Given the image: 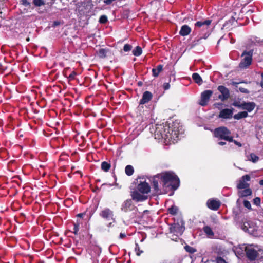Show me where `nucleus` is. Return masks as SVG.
I'll list each match as a JSON object with an SVG mask.
<instances>
[{
    "label": "nucleus",
    "instance_id": "obj_1",
    "mask_svg": "<svg viewBox=\"0 0 263 263\" xmlns=\"http://www.w3.org/2000/svg\"><path fill=\"white\" fill-rule=\"evenodd\" d=\"M184 132L178 123H174L170 127L167 122L156 124L155 132L156 138L163 139L168 143H175L182 137Z\"/></svg>",
    "mask_w": 263,
    "mask_h": 263
},
{
    "label": "nucleus",
    "instance_id": "obj_2",
    "mask_svg": "<svg viewBox=\"0 0 263 263\" xmlns=\"http://www.w3.org/2000/svg\"><path fill=\"white\" fill-rule=\"evenodd\" d=\"M212 20L210 19L201 20L197 21L194 25V32L199 33L197 41L202 39H206L211 34L210 26Z\"/></svg>",
    "mask_w": 263,
    "mask_h": 263
},
{
    "label": "nucleus",
    "instance_id": "obj_3",
    "mask_svg": "<svg viewBox=\"0 0 263 263\" xmlns=\"http://www.w3.org/2000/svg\"><path fill=\"white\" fill-rule=\"evenodd\" d=\"M161 181L164 187H171L176 189L179 185V179L173 173L165 172L160 174Z\"/></svg>",
    "mask_w": 263,
    "mask_h": 263
},
{
    "label": "nucleus",
    "instance_id": "obj_4",
    "mask_svg": "<svg viewBox=\"0 0 263 263\" xmlns=\"http://www.w3.org/2000/svg\"><path fill=\"white\" fill-rule=\"evenodd\" d=\"M230 135V131L226 127L217 128L214 130V135L216 137L229 142H233V137Z\"/></svg>",
    "mask_w": 263,
    "mask_h": 263
},
{
    "label": "nucleus",
    "instance_id": "obj_5",
    "mask_svg": "<svg viewBox=\"0 0 263 263\" xmlns=\"http://www.w3.org/2000/svg\"><path fill=\"white\" fill-rule=\"evenodd\" d=\"M253 51H244L241 57L244 58L239 63V66L240 68L245 69L248 68L252 63Z\"/></svg>",
    "mask_w": 263,
    "mask_h": 263
},
{
    "label": "nucleus",
    "instance_id": "obj_6",
    "mask_svg": "<svg viewBox=\"0 0 263 263\" xmlns=\"http://www.w3.org/2000/svg\"><path fill=\"white\" fill-rule=\"evenodd\" d=\"M99 215L106 221H111L115 222L114 212L108 208H105L100 211Z\"/></svg>",
    "mask_w": 263,
    "mask_h": 263
},
{
    "label": "nucleus",
    "instance_id": "obj_7",
    "mask_svg": "<svg viewBox=\"0 0 263 263\" xmlns=\"http://www.w3.org/2000/svg\"><path fill=\"white\" fill-rule=\"evenodd\" d=\"M213 94V91L210 90L204 91L201 95V99L199 104L201 106H205L209 101V99Z\"/></svg>",
    "mask_w": 263,
    "mask_h": 263
},
{
    "label": "nucleus",
    "instance_id": "obj_8",
    "mask_svg": "<svg viewBox=\"0 0 263 263\" xmlns=\"http://www.w3.org/2000/svg\"><path fill=\"white\" fill-rule=\"evenodd\" d=\"M131 196L132 197V199L137 202L143 201L146 200L147 198V195L143 193H141L137 189H135L132 192Z\"/></svg>",
    "mask_w": 263,
    "mask_h": 263
},
{
    "label": "nucleus",
    "instance_id": "obj_9",
    "mask_svg": "<svg viewBox=\"0 0 263 263\" xmlns=\"http://www.w3.org/2000/svg\"><path fill=\"white\" fill-rule=\"evenodd\" d=\"M250 177L248 175H245L243 176L240 180L238 181L237 187L239 189L242 190L243 189L248 188L249 186L248 181H250Z\"/></svg>",
    "mask_w": 263,
    "mask_h": 263
},
{
    "label": "nucleus",
    "instance_id": "obj_10",
    "mask_svg": "<svg viewBox=\"0 0 263 263\" xmlns=\"http://www.w3.org/2000/svg\"><path fill=\"white\" fill-rule=\"evenodd\" d=\"M218 91L221 93L219 96V98L221 101L227 100L230 97V92L229 89L226 87L220 85L218 87Z\"/></svg>",
    "mask_w": 263,
    "mask_h": 263
},
{
    "label": "nucleus",
    "instance_id": "obj_11",
    "mask_svg": "<svg viewBox=\"0 0 263 263\" xmlns=\"http://www.w3.org/2000/svg\"><path fill=\"white\" fill-rule=\"evenodd\" d=\"M183 231L184 228L179 223H174L170 227V232L176 235H181Z\"/></svg>",
    "mask_w": 263,
    "mask_h": 263
},
{
    "label": "nucleus",
    "instance_id": "obj_12",
    "mask_svg": "<svg viewBox=\"0 0 263 263\" xmlns=\"http://www.w3.org/2000/svg\"><path fill=\"white\" fill-rule=\"evenodd\" d=\"M233 114V109H223L218 115L219 118L229 119L232 118Z\"/></svg>",
    "mask_w": 263,
    "mask_h": 263
},
{
    "label": "nucleus",
    "instance_id": "obj_13",
    "mask_svg": "<svg viewBox=\"0 0 263 263\" xmlns=\"http://www.w3.org/2000/svg\"><path fill=\"white\" fill-rule=\"evenodd\" d=\"M220 204L219 200L214 199H209L206 202L207 206L214 211L217 210L220 207Z\"/></svg>",
    "mask_w": 263,
    "mask_h": 263
},
{
    "label": "nucleus",
    "instance_id": "obj_14",
    "mask_svg": "<svg viewBox=\"0 0 263 263\" xmlns=\"http://www.w3.org/2000/svg\"><path fill=\"white\" fill-rule=\"evenodd\" d=\"M136 189L138 190L141 193H143L145 195L146 194H147L149 192L150 186L148 183H146V182H143L138 184Z\"/></svg>",
    "mask_w": 263,
    "mask_h": 263
},
{
    "label": "nucleus",
    "instance_id": "obj_15",
    "mask_svg": "<svg viewBox=\"0 0 263 263\" xmlns=\"http://www.w3.org/2000/svg\"><path fill=\"white\" fill-rule=\"evenodd\" d=\"M246 251L247 257L251 260L256 259L258 256L257 251L252 247L246 248Z\"/></svg>",
    "mask_w": 263,
    "mask_h": 263
},
{
    "label": "nucleus",
    "instance_id": "obj_16",
    "mask_svg": "<svg viewBox=\"0 0 263 263\" xmlns=\"http://www.w3.org/2000/svg\"><path fill=\"white\" fill-rule=\"evenodd\" d=\"M153 98L152 93L148 91H145L142 95V99L140 100L139 104H144L150 101Z\"/></svg>",
    "mask_w": 263,
    "mask_h": 263
},
{
    "label": "nucleus",
    "instance_id": "obj_17",
    "mask_svg": "<svg viewBox=\"0 0 263 263\" xmlns=\"http://www.w3.org/2000/svg\"><path fill=\"white\" fill-rule=\"evenodd\" d=\"M191 32V28L187 25H183L179 31V34L184 36L189 35Z\"/></svg>",
    "mask_w": 263,
    "mask_h": 263
},
{
    "label": "nucleus",
    "instance_id": "obj_18",
    "mask_svg": "<svg viewBox=\"0 0 263 263\" xmlns=\"http://www.w3.org/2000/svg\"><path fill=\"white\" fill-rule=\"evenodd\" d=\"M161 183L162 181H161L160 178V174H158L155 177H153V187L156 191H158L159 190V182Z\"/></svg>",
    "mask_w": 263,
    "mask_h": 263
},
{
    "label": "nucleus",
    "instance_id": "obj_19",
    "mask_svg": "<svg viewBox=\"0 0 263 263\" xmlns=\"http://www.w3.org/2000/svg\"><path fill=\"white\" fill-rule=\"evenodd\" d=\"M255 104L254 102H245L242 109L247 110L248 112L252 111L255 107Z\"/></svg>",
    "mask_w": 263,
    "mask_h": 263
},
{
    "label": "nucleus",
    "instance_id": "obj_20",
    "mask_svg": "<svg viewBox=\"0 0 263 263\" xmlns=\"http://www.w3.org/2000/svg\"><path fill=\"white\" fill-rule=\"evenodd\" d=\"M132 205V201L131 200H127L124 202L121 206V210L124 212L130 210Z\"/></svg>",
    "mask_w": 263,
    "mask_h": 263
},
{
    "label": "nucleus",
    "instance_id": "obj_21",
    "mask_svg": "<svg viewBox=\"0 0 263 263\" xmlns=\"http://www.w3.org/2000/svg\"><path fill=\"white\" fill-rule=\"evenodd\" d=\"M243 189V190L239 191L238 193L240 197H247L252 194V191L249 187Z\"/></svg>",
    "mask_w": 263,
    "mask_h": 263
},
{
    "label": "nucleus",
    "instance_id": "obj_22",
    "mask_svg": "<svg viewBox=\"0 0 263 263\" xmlns=\"http://www.w3.org/2000/svg\"><path fill=\"white\" fill-rule=\"evenodd\" d=\"M163 70V66L162 65H158L156 68L152 69L153 76L157 77L159 76L160 72Z\"/></svg>",
    "mask_w": 263,
    "mask_h": 263
},
{
    "label": "nucleus",
    "instance_id": "obj_23",
    "mask_svg": "<svg viewBox=\"0 0 263 263\" xmlns=\"http://www.w3.org/2000/svg\"><path fill=\"white\" fill-rule=\"evenodd\" d=\"M192 79L198 85H201L202 83V79L200 76L197 73H194L192 74Z\"/></svg>",
    "mask_w": 263,
    "mask_h": 263
},
{
    "label": "nucleus",
    "instance_id": "obj_24",
    "mask_svg": "<svg viewBox=\"0 0 263 263\" xmlns=\"http://www.w3.org/2000/svg\"><path fill=\"white\" fill-rule=\"evenodd\" d=\"M101 167L103 171L107 172L110 170L111 165L110 163L103 161L101 163Z\"/></svg>",
    "mask_w": 263,
    "mask_h": 263
},
{
    "label": "nucleus",
    "instance_id": "obj_25",
    "mask_svg": "<svg viewBox=\"0 0 263 263\" xmlns=\"http://www.w3.org/2000/svg\"><path fill=\"white\" fill-rule=\"evenodd\" d=\"M248 116V112L246 111L239 112L234 116V118L237 120H239L242 118H246Z\"/></svg>",
    "mask_w": 263,
    "mask_h": 263
},
{
    "label": "nucleus",
    "instance_id": "obj_26",
    "mask_svg": "<svg viewBox=\"0 0 263 263\" xmlns=\"http://www.w3.org/2000/svg\"><path fill=\"white\" fill-rule=\"evenodd\" d=\"M134 167L130 165H127L125 169V173L128 176H131L134 173Z\"/></svg>",
    "mask_w": 263,
    "mask_h": 263
},
{
    "label": "nucleus",
    "instance_id": "obj_27",
    "mask_svg": "<svg viewBox=\"0 0 263 263\" xmlns=\"http://www.w3.org/2000/svg\"><path fill=\"white\" fill-rule=\"evenodd\" d=\"M107 50L106 49H100L98 51V56L100 58H104L106 57Z\"/></svg>",
    "mask_w": 263,
    "mask_h": 263
},
{
    "label": "nucleus",
    "instance_id": "obj_28",
    "mask_svg": "<svg viewBox=\"0 0 263 263\" xmlns=\"http://www.w3.org/2000/svg\"><path fill=\"white\" fill-rule=\"evenodd\" d=\"M133 54L136 57H138L142 54V49L139 46H137L136 48L133 50Z\"/></svg>",
    "mask_w": 263,
    "mask_h": 263
},
{
    "label": "nucleus",
    "instance_id": "obj_29",
    "mask_svg": "<svg viewBox=\"0 0 263 263\" xmlns=\"http://www.w3.org/2000/svg\"><path fill=\"white\" fill-rule=\"evenodd\" d=\"M203 231L205 233L209 236H212L214 235V233L212 231L211 228L208 226L204 227L203 228Z\"/></svg>",
    "mask_w": 263,
    "mask_h": 263
},
{
    "label": "nucleus",
    "instance_id": "obj_30",
    "mask_svg": "<svg viewBox=\"0 0 263 263\" xmlns=\"http://www.w3.org/2000/svg\"><path fill=\"white\" fill-rule=\"evenodd\" d=\"M33 3L37 7H40L45 5V2L44 0H33Z\"/></svg>",
    "mask_w": 263,
    "mask_h": 263
},
{
    "label": "nucleus",
    "instance_id": "obj_31",
    "mask_svg": "<svg viewBox=\"0 0 263 263\" xmlns=\"http://www.w3.org/2000/svg\"><path fill=\"white\" fill-rule=\"evenodd\" d=\"M178 209L175 206H172L168 209V211L172 215H175L177 212Z\"/></svg>",
    "mask_w": 263,
    "mask_h": 263
},
{
    "label": "nucleus",
    "instance_id": "obj_32",
    "mask_svg": "<svg viewBox=\"0 0 263 263\" xmlns=\"http://www.w3.org/2000/svg\"><path fill=\"white\" fill-rule=\"evenodd\" d=\"M185 249L187 252L190 253H194L196 251V250L195 248L189 246H186L185 247Z\"/></svg>",
    "mask_w": 263,
    "mask_h": 263
},
{
    "label": "nucleus",
    "instance_id": "obj_33",
    "mask_svg": "<svg viewBox=\"0 0 263 263\" xmlns=\"http://www.w3.org/2000/svg\"><path fill=\"white\" fill-rule=\"evenodd\" d=\"M135 250L137 255H138V256H140V254L143 253V251L140 250L139 246L137 243L135 245Z\"/></svg>",
    "mask_w": 263,
    "mask_h": 263
},
{
    "label": "nucleus",
    "instance_id": "obj_34",
    "mask_svg": "<svg viewBox=\"0 0 263 263\" xmlns=\"http://www.w3.org/2000/svg\"><path fill=\"white\" fill-rule=\"evenodd\" d=\"M233 105L235 106V107H237L238 108L242 109V107H243V102H239V101H235V102L233 103Z\"/></svg>",
    "mask_w": 263,
    "mask_h": 263
},
{
    "label": "nucleus",
    "instance_id": "obj_35",
    "mask_svg": "<svg viewBox=\"0 0 263 263\" xmlns=\"http://www.w3.org/2000/svg\"><path fill=\"white\" fill-rule=\"evenodd\" d=\"M250 158H251V161L253 162H257L258 159H259V158L258 157H257V156H256L255 154H251L250 155Z\"/></svg>",
    "mask_w": 263,
    "mask_h": 263
},
{
    "label": "nucleus",
    "instance_id": "obj_36",
    "mask_svg": "<svg viewBox=\"0 0 263 263\" xmlns=\"http://www.w3.org/2000/svg\"><path fill=\"white\" fill-rule=\"evenodd\" d=\"M132 46L128 44L124 45L123 50L125 52H128L131 50Z\"/></svg>",
    "mask_w": 263,
    "mask_h": 263
},
{
    "label": "nucleus",
    "instance_id": "obj_37",
    "mask_svg": "<svg viewBox=\"0 0 263 263\" xmlns=\"http://www.w3.org/2000/svg\"><path fill=\"white\" fill-rule=\"evenodd\" d=\"M261 200L259 197H256L253 199V203L259 206L260 204Z\"/></svg>",
    "mask_w": 263,
    "mask_h": 263
},
{
    "label": "nucleus",
    "instance_id": "obj_38",
    "mask_svg": "<svg viewBox=\"0 0 263 263\" xmlns=\"http://www.w3.org/2000/svg\"><path fill=\"white\" fill-rule=\"evenodd\" d=\"M107 21V18L105 15H102L100 17L99 22L101 23H105Z\"/></svg>",
    "mask_w": 263,
    "mask_h": 263
},
{
    "label": "nucleus",
    "instance_id": "obj_39",
    "mask_svg": "<svg viewBox=\"0 0 263 263\" xmlns=\"http://www.w3.org/2000/svg\"><path fill=\"white\" fill-rule=\"evenodd\" d=\"M243 205L245 208L248 209H251V205L250 202L248 200H245L243 201Z\"/></svg>",
    "mask_w": 263,
    "mask_h": 263
},
{
    "label": "nucleus",
    "instance_id": "obj_40",
    "mask_svg": "<svg viewBox=\"0 0 263 263\" xmlns=\"http://www.w3.org/2000/svg\"><path fill=\"white\" fill-rule=\"evenodd\" d=\"M79 224H74L73 233L76 235H77L78 233L79 229Z\"/></svg>",
    "mask_w": 263,
    "mask_h": 263
},
{
    "label": "nucleus",
    "instance_id": "obj_41",
    "mask_svg": "<svg viewBox=\"0 0 263 263\" xmlns=\"http://www.w3.org/2000/svg\"><path fill=\"white\" fill-rule=\"evenodd\" d=\"M217 263H227L223 258L221 257H218L216 258Z\"/></svg>",
    "mask_w": 263,
    "mask_h": 263
},
{
    "label": "nucleus",
    "instance_id": "obj_42",
    "mask_svg": "<svg viewBox=\"0 0 263 263\" xmlns=\"http://www.w3.org/2000/svg\"><path fill=\"white\" fill-rule=\"evenodd\" d=\"M21 4L25 6H29L30 5V3L28 1V0H21Z\"/></svg>",
    "mask_w": 263,
    "mask_h": 263
},
{
    "label": "nucleus",
    "instance_id": "obj_43",
    "mask_svg": "<svg viewBox=\"0 0 263 263\" xmlns=\"http://www.w3.org/2000/svg\"><path fill=\"white\" fill-rule=\"evenodd\" d=\"M221 248L220 247H219V248H218L217 247H216L215 248V250L214 251L215 252L217 253L219 255H221L223 253V251L221 250Z\"/></svg>",
    "mask_w": 263,
    "mask_h": 263
},
{
    "label": "nucleus",
    "instance_id": "obj_44",
    "mask_svg": "<svg viewBox=\"0 0 263 263\" xmlns=\"http://www.w3.org/2000/svg\"><path fill=\"white\" fill-rule=\"evenodd\" d=\"M252 42L254 43H259L260 42V40L258 37L254 36L252 38Z\"/></svg>",
    "mask_w": 263,
    "mask_h": 263
},
{
    "label": "nucleus",
    "instance_id": "obj_45",
    "mask_svg": "<svg viewBox=\"0 0 263 263\" xmlns=\"http://www.w3.org/2000/svg\"><path fill=\"white\" fill-rule=\"evenodd\" d=\"M76 76V72L74 71H72L69 76V78L71 80H73L74 79L75 76Z\"/></svg>",
    "mask_w": 263,
    "mask_h": 263
},
{
    "label": "nucleus",
    "instance_id": "obj_46",
    "mask_svg": "<svg viewBox=\"0 0 263 263\" xmlns=\"http://www.w3.org/2000/svg\"><path fill=\"white\" fill-rule=\"evenodd\" d=\"M170 84L168 83H165L163 84V88L165 90L168 89L170 88Z\"/></svg>",
    "mask_w": 263,
    "mask_h": 263
},
{
    "label": "nucleus",
    "instance_id": "obj_47",
    "mask_svg": "<svg viewBox=\"0 0 263 263\" xmlns=\"http://www.w3.org/2000/svg\"><path fill=\"white\" fill-rule=\"evenodd\" d=\"M45 2V4L50 5L53 3L54 0H44Z\"/></svg>",
    "mask_w": 263,
    "mask_h": 263
},
{
    "label": "nucleus",
    "instance_id": "obj_48",
    "mask_svg": "<svg viewBox=\"0 0 263 263\" xmlns=\"http://www.w3.org/2000/svg\"><path fill=\"white\" fill-rule=\"evenodd\" d=\"M239 90L241 92H243V93H248L249 92L248 90L245 88H239Z\"/></svg>",
    "mask_w": 263,
    "mask_h": 263
},
{
    "label": "nucleus",
    "instance_id": "obj_49",
    "mask_svg": "<svg viewBox=\"0 0 263 263\" xmlns=\"http://www.w3.org/2000/svg\"><path fill=\"white\" fill-rule=\"evenodd\" d=\"M60 24H61V22L59 21H54L53 24V26L56 27V26L60 25Z\"/></svg>",
    "mask_w": 263,
    "mask_h": 263
},
{
    "label": "nucleus",
    "instance_id": "obj_50",
    "mask_svg": "<svg viewBox=\"0 0 263 263\" xmlns=\"http://www.w3.org/2000/svg\"><path fill=\"white\" fill-rule=\"evenodd\" d=\"M126 237V235L125 233H121L119 236L120 238L123 239Z\"/></svg>",
    "mask_w": 263,
    "mask_h": 263
},
{
    "label": "nucleus",
    "instance_id": "obj_51",
    "mask_svg": "<svg viewBox=\"0 0 263 263\" xmlns=\"http://www.w3.org/2000/svg\"><path fill=\"white\" fill-rule=\"evenodd\" d=\"M5 70V68L0 64V71L3 72Z\"/></svg>",
    "mask_w": 263,
    "mask_h": 263
},
{
    "label": "nucleus",
    "instance_id": "obj_52",
    "mask_svg": "<svg viewBox=\"0 0 263 263\" xmlns=\"http://www.w3.org/2000/svg\"><path fill=\"white\" fill-rule=\"evenodd\" d=\"M233 141L235 143V144H236L237 145H238V146L239 147H241V144L235 140H233Z\"/></svg>",
    "mask_w": 263,
    "mask_h": 263
},
{
    "label": "nucleus",
    "instance_id": "obj_53",
    "mask_svg": "<svg viewBox=\"0 0 263 263\" xmlns=\"http://www.w3.org/2000/svg\"><path fill=\"white\" fill-rule=\"evenodd\" d=\"M260 85L263 88V73L261 74V81L260 82Z\"/></svg>",
    "mask_w": 263,
    "mask_h": 263
},
{
    "label": "nucleus",
    "instance_id": "obj_54",
    "mask_svg": "<svg viewBox=\"0 0 263 263\" xmlns=\"http://www.w3.org/2000/svg\"><path fill=\"white\" fill-rule=\"evenodd\" d=\"M112 223H114L112 221V222H109V223H108V224H107V227H109V228L112 227Z\"/></svg>",
    "mask_w": 263,
    "mask_h": 263
},
{
    "label": "nucleus",
    "instance_id": "obj_55",
    "mask_svg": "<svg viewBox=\"0 0 263 263\" xmlns=\"http://www.w3.org/2000/svg\"><path fill=\"white\" fill-rule=\"evenodd\" d=\"M84 215V214H83V213H80L77 215V216L79 217H83Z\"/></svg>",
    "mask_w": 263,
    "mask_h": 263
},
{
    "label": "nucleus",
    "instance_id": "obj_56",
    "mask_svg": "<svg viewBox=\"0 0 263 263\" xmlns=\"http://www.w3.org/2000/svg\"><path fill=\"white\" fill-rule=\"evenodd\" d=\"M218 144L220 145H223L226 144V142H218Z\"/></svg>",
    "mask_w": 263,
    "mask_h": 263
},
{
    "label": "nucleus",
    "instance_id": "obj_57",
    "mask_svg": "<svg viewBox=\"0 0 263 263\" xmlns=\"http://www.w3.org/2000/svg\"><path fill=\"white\" fill-rule=\"evenodd\" d=\"M259 184L263 185V179L259 181Z\"/></svg>",
    "mask_w": 263,
    "mask_h": 263
},
{
    "label": "nucleus",
    "instance_id": "obj_58",
    "mask_svg": "<svg viewBox=\"0 0 263 263\" xmlns=\"http://www.w3.org/2000/svg\"><path fill=\"white\" fill-rule=\"evenodd\" d=\"M239 83H237V82H232V84L234 86H236L237 84H238Z\"/></svg>",
    "mask_w": 263,
    "mask_h": 263
},
{
    "label": "nucleus",
    "instance_id": "obj_59",
    "mask_svg": "<svg viewBox=\"0 0 263 263\" xmlns=\"http://www.w3.org/2000/svg\"><path fill=\"white\" fill-rule=\"evenodd\" d=\"M234 42H235V40H233V39H232V40H231V43L233 44V43H234Z\"/></svg>",
    "mask_w": 263,
    "mask_h": 263
},
{
    "label": "nucleus",
    "instance_id": "obj_60",
    "mask_svg": "<svg viewBox=\"0 0 263 263\" xmlns=\"http://www.w3.org/2000/svg\"><path fill=\"white\" fill-rule=\"evenodd\" d=\"M26 40H27V41H29V38H27V39H26Z\"/></svg>",
    "mask_w": 263,
    "mask_h": 263
}]
</instances>
